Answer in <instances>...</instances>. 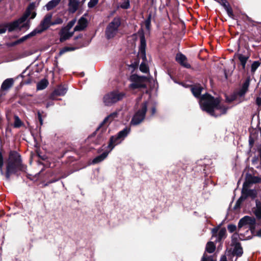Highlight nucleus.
Returning <instances> with one entry per match:
<instances>
[{"instance_id":"f257e3e1","label":"nucleus","mask_w":261,"mask_h":261,"mask_svg":"<svg viewBox=\"0 0 261 261\" xmlns=\"http://www.w3.org/2000/svg\"><path fill=\"white\" fill-rule=\"evenodd\" d=\"M38 5L39 3H31L28 6L22 16L19 19L12 22L7 23L6 25H0V34L5 33L7 29H8L9 32H12L17 28H19L20 29L21 28L28 29L30 27V21L29 20H27V19L29 17H30V19H31L35 18L36 13L35 10Z\"/></svg>"},{"instance_id":"f03ea898","label":"nucleus","mask_w":261,"mask_h":261,"mask_svg":"<svg viewBox=\"0 0 261 261\" xmlns=\"http://www.w3.org/2000/svg\"><path fill=\"white\" fill-rule=\"evenodd\" d=\"M199 103L203 111L214 117L225 114L228 109V108L221 103L219 98H215L208 94L202 95Z\"/></svg>"},{"instance_id":"7ed1b4c3","label":"nucleus","mask_w":261,"mask_h":261,"mask_svg":"<svg viewBox=\"0 0 261 261\" xmlns=\"http://www.w3.org/2000/svg\"><path fill=\"white\" fill-rule=\"evenodd\" d=\"M22 169V164L20 155L15 151H10L7 165V179H9L11 174H15Z\"/></svg>"},{"instance_id":"20e7f679","label":"nucleus","mask_w":261,"mask_h":261,"mask_svg":"<svg viewBox=\"0 0 261 261\" xmlns=\"http://www.w3.org/2000/svg\"><path fill=\"white\" fill-rule=\"evenodd\" d=\"M238 238L241 240H246L250 239L251 237L250 235L246 236L245 234L241 232H240L239 234L234 233L231 237V245L233 247L232 253H231L229 252L227 253V255L230 258H232L234 255L240 257L243 253L241 244L237 242Z\"/></svg>"},{"instance_id":"39448f33","label":"nucleus","mask_w":261,"mask_h":261,"mask_svg":"<svg viewBox=\"0 0 261 261\" xmlns=\"http://www.w3.org/2000/svg\"><path fill=\"white\" fill-rule=\"evenodd\" d=\"M120 24V18L119 17H115L107 27L105 32L106 37L108 39H111L114 37L118 32Z\"/></svg>"},{"instance_id":"423d86ee","label":"nucleus","mask_w":261,"mask_h":261,"mask_svg":"<svg viewBox=\"0 0 261 261\" xmlns=\"http://www.w3.org/2000/svg\"><path fill=\"white\" fill-rule=\"evenodd\" d=\"M147 110V102H143L138 107V109L134 114L130 123L133 125H137L141 123L145 118V114Z\"/></svg>"},{"instance_id":"0eeeda50","label":"nucleus","mask_w":261,"mask_h":261,"mask_svg":"<svg viewBox=\"0 0 261 261\" xmlns=\"http://www.w3.org/2000/svg\"><path fill=\"white\" fill-rule=\"evenodd\" d=\"M130 131V128L125 127L123 130L120 131L117 136L111 137L108 146V147L110 149V151H111L116 145L120 143L121 141L129 133Z\"/></svg>"},{"instance_id":"6e6552de","label":"nucleus","mask_w":261,"mask_h":261,"mask_svg":"<svg viewBox=\"0 0 261 261\" xmlns=\"http://www.w3.org/2000/svg\"><path fill=\"white\" fill-rule=\"evenodd\" d=\"M124 95L125 94L123 93L119 92L117 91L111 92L104 96L103 98V102L106 106H111L121 100Z\"/></svg>"},{"instance_id":"1a4fd4ad","label":"nucleus","mask_w":261,"mask_h":261,"mask_svg":"<svg viewBox=\"0 0 261 261\" xmlns=\"http://www.w3.org/2000/svg\"><path fill=\"white\" fill-rule=\"evenodd\" d=\"M52 17L53 15L51 13L46 14L43 19L40 21V24L34 29V33L40 34L53 25Z\"/></svg>"},{"instance_id":"9d476101","label":"nucleus","mask_w":261,"mask_h":261,"mask_svg":"<svg viewBox=\"0 0 261 261\" xmlns=\"http://www.w3.org/2000/svg\"><path fill=\"white\" fill-rule=\"evenodd\" d=\"M255 222L254 218L247 216H245L239 221L238 224L239 230L243 228L244 229H246V233H251L252 229L254 228Z\"/></svg>"},{"instance_id":"9b49d317","label":"nucleus","mask_w":261,"mask_h":261,"mask_svg":"<svg viewBox=\"0 0 261 261\" xmlns=\"http://www.w3.org/2000/svg\"><path fill=\"white\" fill-rule=\"evenodd\" d=\"M144 76H139L137 74H133L129 77V80L132 83L129 85V88L132 89H136L139 88H145V85Z\"/></svg>"},{"instance_id":"f8f14e48","label":"nucleus","mask_w":261,"mask_h":261,"mask_svg":"<svg viewBox=\"0 0 261 261\" xmlns=\"http://www.w3.org/2000/svg\"><path fill=\"white\" fill-rule=\"evenodd\" d=\"M146 46V40L145 36L142 35L140 37V45L138 52L139 57L142 58L143 61L146 60L145 48Z\"/></svg>"},{"instance_id":"ddd939ff","label":"nucleus","mask_w":261,"mask_h":261,"mask_svg":"<svg viewBox=\"0 0 261 261\" xmlns=\"http://www.w3.org/2000/svg\"><path fill=\"white\" fill-rule=\"evenodd\" d=\"M218 228H213L212 230V238L216 237V242L220 241L223 238H225L226 230L225 228H222L218 232Z\"/></svg>"},{"instance_id":"4468645a","label":"nucleus","mask_w":261,"mask_h":261,"mask_svg":"<svg viewBox=\"0 0 261 261\" xmlns=\"http://www.w3.org/2000/svg\"><path fill=\"white\" fill-rule=\"evenodd\" d=\"M14 84V80L12 78H9L5 80L2 84L0 90V96H2L4 94L3 91L8 90Z\"/></svg>"},{"instance_id":"2eb2a0df","label":"nucleus","mask_w":261,"mask_h":261,"mask_svg":"<svg viewBox=\"0 0 261 261\" xmlns=\"http://www.w3.org/2000/svg\"><path fill=\"white\" fill-rule=\"evenodd\" d=\"M176 61L181 66L189 68L191 67L190 65L187 62V57L181 53H178L176 56Z\"/></svg>"},{"instance_id":"dca6fc26","label":"nucleus","mask_w":261,"mask_h":261,"mask_svg":"<svg viewBox=\"0 0 261 261\" xmlns=\"http://www.w3.org/2000/svg\"><path fill=\"white\" fill-rule=\"evenodd\" d=\"M73 34V32H70L68 28H63L60 32V41L63 42L70 38Z\"/></svg>"},{"instance_id":"f3484780","label":"nucleus","mask_w":261,"mask_h":261,"mask_svg":"<svg viewBox=\"0 0 261 261\" xmlns=\"http://www.w3.org/2000/svg\"><path fill=\"white\" fill-rule=\"evenodd\" d=\"M87 21L86 18L82 17L78 21L77 25L74 29V31H82L87 27Z\"/></svg>"},{"instance_id":"a211bd4d","label":"nucleus","mask_w":261,"mask_h":261,"mask_svg":"<svg viewBox=\"0 0 261 261\" xmlns=\"http://www.w3.org/2000/svg\"><path fill=\"white\" fill-rule=\"evenodd\" d=\"M80 0H69V10L71 13L75 12L78 8Z\"/></svg>"},{"instance_id":"6ab92c4d","label":"nucleus","mask_w":261,"mask_h":261,"mask_svg":"<svg viewBox=\"0 0 261 261\" xmlns=\"http://www.w3.org/2000/svg\"><path fill=\"white\" fill-rule=\"evenodd\" d=\"M118 117L117 112H113L105 118L101 125L107 124Z\"/></svg>"},{"instance_id":"aec40b11","label":"nucleus","mask_w":261,"mask_h":261,"mask_svg":"<svg viewBox=\"0 0 261 261\" xmlns=\"http://www.w3.org/2000/svg\"><path fill=\"white\" fill-rule=\"evenodd\" d=\"M110 151H111L110 150L108 152L105 151V152H103L101 154L97 156L93 160L92 163L93 164H97V163H99L102 162L107 157Z\"/></svg>"},{"instance_id":"412c9836","label":"nucleus","mask_w":261,"mask_h":261,"mask_svg":"<svg viewBox=\"0 0 261 261\" xmlns=\"http://www.w3.org/2000/svg\"><path fill=\"white\" fill-rule=\"evenodd\" d=\"M249 85V81L246 80L243 84L241 89L238 91L237 94L240 97L244 96L248 90Z\"/></svg>"},{"instance_id":"4be33fe9","label":"nucleus","mask_w":261,"mask_h":261,"mask_svg":"<svg viewBox=\"0 0 261 261\" xmlns=\"http://www.w3.org/2000/svg\"><path fill=\"white\" fill-rule=\"evenodd\" d=\"M202 89L203 88L201 86L199 85H196L191 88V91L196 97H198L200 96Z\"/></svg>"},{"instance_id":"5701e85b","label":"nucleus","mask_w":261,"mask_h":261,"mask_svg":"<svg viewBox=\"0 0 261 261\" xmlns=\"http://www.w3.org/2000/svg\"><path fill=\"white\" fill-rule=\"evenodd\" d=\"M67 91V88L64 86H59L54 91V93L56 95L62 96L64 95Z\"/></svg>"},{"instance_id":"b1692460","label":"nucleus","mask_w":261,"mask_h":261,"mask_svg":"<svg viewBox=\"0 0 261 261\" xmlns=\"http://www.w3.org/2000/svg\"><path fill=\"white\" fill-rule=\"evenodd\" d=\"M255 179V177H252L250 175H247L246 180L243 184V190H245L246 187H248L250 184L256 182L257 181Z\"/></svg>"},{"instance_id":"393cba45","label":"nucleus","mask_w":261,"mask_h":261,"mask_svg":"<svg viewBox=\"0 0 261 261\" xmlns=\"http://www.w3.org/2000/svg\"><path fill=\"white\" fill-rule=\"evenodd\" d=\"M61 0H52L49 2L46 5L45 7L47 10H50L57 6L60 3Z\"/></svg>"},{"instance_id":"a878e982","label":"nucleus","mask_w":261,"mask_h":261,"mask_svg":"<svg viewBox=\"0 0 261 261\" xmlns=\"http://www.w3.org/2000/svg\"><path fill=\"white\" fill-rule=\"evenodd\" d=\"M238 58L240 61V63L242 66L243 69H245V66H246V63L249 58V57L244 56L242 54H239V55H238Z\"/></svg>"},{"instance_id":"bb28decb","label":"nucleus","mask_w":261,"mask_h":261,"mask_svg":"<svg viewBox=\"0 0 261 261\" xmlns=\"http://www.w3.org/2000/svg\"><path fill=\"white\" fill-rule=\"evenodd\" d=\"M222 4L224 7L227 14L231 18H233L234 15L233 14L232 9L226 5V1L225 0H222Z\"/></svg>"},{"instance_id":"cd10ccee","label":"nucleus","mask_w":261,"mask_h":261,"mask_svg":"<svg viewBox=\"0 0 261 261\" xmlns=\"http://www.w3.org/2000/svg\"><path fill=\"white\" fill-rule=\"evenodd\" d=\"M216 246L214 243L212 242H209L207 243L206 246V251L210 253H212L215 250Z\"/></svg>"},{"instance_id":"c85d7f7f","label":"nucleus","mask_w":261,"mask_h":261,"mask_svg":"<svg viewBox=\"0 0 261 261\" xmlns=\"http://www.w3.org/2000/svg\"><path fill=\"white\" fill-rule=\"evenodd\" d=\"M48 84L46 80H42L37 84V88L38 90H43L45 89Z\"/></svg>"},{"instance_id":"c756f323","label":"nucleus","mask_w":261,"mask_h":261,"mask_svg":"<svg viewBox=\"0 0 261 261\" xmlns=\"http://www.w3.org/2000/svg\"><path fill=\"white\" fill-rule=\"evenodd\" d=\"M22 125L23 123L21 121V120L19 119V118L17 116H15L14 127L16 128H18L21 126Z\"/></svg>"},{"instance_id":"7c9ffc66","label":"nucleus","mask_w":261,"mask_h":261,"mask_svg":"<svg viewBox=\"0 0 261 261\" xmlns=\"http://www.w3.org/2000/svg\"><path fill=\"white\" fill-rule=\"evenodd\" d=\"M256 207L255 214L258 218L261 219V203L259 202H256Z\"/></svg>"},{"instance_id":"2f4dec72","label":"nucleus","mask_w":261,"mask_h":261,"mask_svg":"<svg viewBox=\"0 0 261 261\" xmlns=\"http://www.w3.org/2000/svg\"><path fill=\"white\" fill-rule=\"evenodd\" d=\"M37 34L36 33H34V30L32 31L30 33H29V34L22 37V38H21L19 41V42H22V41H25V40H27V39H28L29 38H30V37H33L34 36H36L37 35Z\"/></svg>"},{"instance_id":"473e14b6","label":"nucleus","mask_w":261,"mask_h":261,"mask_svg":"<svg viewBox=\"0 0 261 261\" xmlns=\"http://www.w3.org/2000/svg\"><path fill=\"white\" fill-rule=\"evenodd\" d=\"M151 14H149L148 16V17L147 18V19L145 20V27H146V29L148 30V31H149L150 30V25H151Z\"/></svg>"},{"instance_id":"72a5a7b5","label":"nucleus","mask_w":261,"mask_h":261,"mask_svg":"<svg viewBox=\"0 0 261 261\" xmlns=\"http://www.w3.org/2000/svg\"><path fill=\"white\" fill-rule=\"evenodd\" d=\"M260 64L261 62L259 61L253 62L251 65V72H254Z\"/></svg>"},{"instance_id":"f704fd0d","label":"nucleus","mask_w":261,"mask_h":261,"mask_svg":"<svg viewBox=\"0 0 261 261\" xmlns=\"http://www.w3.org/2000/svg\"><path fill=\"white\" fill-rule=\"evenodd\" d=\"M140 70L144 73H147L148 72V67L144 62H142L140 65Z\"/></svg>"},{"instance_id":"c9c22d12","label":"nucleus","mask_w":261,"mask_h":261,"mask_svg":"<svg viewBox=\"0 0 261 261\" xmlns=\"http://www.w3.org/2000/svg\"><path fill=\"white\" fill-rule=\"evenodd\" d=\"M129 1L123 0L120 5V7L124 9H127L129 8Z\"/></svg>"},{"instance_id":"e433bc0d","label":"nucleus","mask_w":261,"mask_h":261,"mask_svg":"<svg viewBox=\"0 0 261 261\" xmlns=\"http://www.w3.org/2000/svg\"><path fill=\"white\" fill-rule=\"evenodd\" d=\"M75 49V48L74 47H65L60 51V54L62 55L67 51L74 50Z\"/></svg>"},{"instance_id":"4c0bfd02","label":"nucleus","mask_w":261,"mask_h":261,"mask_svg":"<svg viewBox=\"0 0 261 261\" xmlns=\"http://www.w3.org/2000/svg\"><path fill=\"white\" fill-rule=\"evenodd\" d=\"M4 165L3 156L2 153L0 152V171L2 175L4 174V171L3 170V167Z\"/></svg>"},{"instance_id":"58836bf2","label":"nucleus","mask_w":261,"mask_h":261,"mask_svg":"<svg viewBox=\"0 0 261 261\" xmlns=\"http://www.w3.org/2000/svg\"><path fill=\"white\" fill-rule=\"evenodd\" d=\"M201 261H216V260L213 258L212 256H207L204 253L202 258Z\"/></svg>"},{"instance_id":"ea45409f","label":"nucleus","mask_w":261,"mask_h":261,"mask_svg":"<svg viewBox=\"0 0 261 261\" xmlns=\"http://www.w3.org/2000/svg\"><path fill=\"white\" fill-rule=\"evenodd\" d=\"M98 2V0H90L88 4V6L89 8L94 7Z\"/></svg>"},{"instance_id":"a19ab883","label":"nucleus","mask_w":261,"mask_h":261,"mask_svg":"<svg viewBox=\"0 0 261 261\" xmlns=\"http://www.w3.org/2000/svg\"><path fill=\"white\" fill-rule=\"evenodd\" d=\"M247 195L254 198L255 197L256 195V192L254 190H249L247 191Z\"/></svg>"},{"instance_id":"79ce46f5","label":"nucleus","mask_w":261,"mask_h":261,"mask_svg":"<svg viewBox=\"0 0 261 261\" xmlns=\"http://www.w3.org/2000/svg\"><path fill=\"white\" fill-rule=\"evenodd\" d=\"M227 228L228 231L232 233L236 230L237 227L234 225L230 224L228 225Z\"/></svg>"},{"instance_id":"37998d69","label":"nucleus","mask_w":261,"mask_h":261,"mask_svg":"<svg viewBox=\"0 0 261 261\" xmlns=\"http://www.w3.org/2000/svg\"><path fill=\"white\" fill-rule=\"evenodd\" d=\"M74 23H75L74 20L71 21L68 23V24L65 28H68V29L70 30L72 28L73 25L74 24Z\"/></svg>"},{"instance_id":"c03bdc74","label":"nucleus","mask_w":261,"mask_h":261,"mask_svg":"<svg viewBox=\"0 0 261 261\" xmlns=\"http://www.w3.org/2000/svg\"><path fill=\"white\" fill-rule=\"evenodd\" d=\"M63 22V20L61 18H57L55 21H52V25H55L57 24H61Z\"/></svg>"},{"instance_id":"a18cd8bd","label":"nucleus","mask_w":261,"mask_h":261,"mask_svg":"<svg viewBox=\"0 0 261 261\" xmlns=\"http://www.w3.org/2000/svg\"><path fill=\"white\" fill-rule=\"evenodd\" d=\"M256 104L258 106L261 105V97H257L256 100Z\"/></svg>"},{"instance_id":"49530a36","label":"nucleus","mask_w":261,"mask_h":261,"mask_svg":"<svg viewBox=\"0 0 261 261\" xmlns=\"http://www.w3.org/2000/svg\"><path fill=\"white\" fill-rule=\"evenodd\" d=\"M220 261H228L226 255H223L221 256Z\"/></svg>"},{"instance_id":"de8ad7c7","label":"nucleus","mask_w":261,"mask_h":261,"mask_svg":"<svg viewBox=\"0 0 261 261\" xmlns=\"http://www.w3.org/2000/svg\"><path fill=\"white\" fill-rule=\"evenodd\" d=\"M156 112V110L154 107H152L151 110V115H153Z\"/></svg>"},{"instance_id":"09e8293b","label":"nucleus","mask_w":261,"mask_h":261,"mask_svg":"<svg viewBox=\"0 0 261 261\" xmlns=\"http://www.w3.org/2000/svg\"><path fill=\"white\" fill-rule=\"evenodd\" d=\"M242 201V198L240 197L239 198V199L237 201V202L236 203V205L237 206L239 205L240 204V203Z\"/></svg>"},{"instance_id":"8fccbe9b","label":"nucleus","mask_w":261,"mask_h":261,"mask_svg":"<svg viewBox=\"0 0 261 261\" xmlns=\"http://www.w3.org/2000/svg\"><path fill=\"white\" fill-rule=\"evenodd\" d=\"M38 117L39 120L42 119L41 114L40 112L38 113Z\"/></svg>"},{"instance_id":"3c124183","label":"nucleus","mask_w":261,"mask_h":261,"mask_svg":"<svg viewBox=\"0 0 261 261\" xmlns=\"http://www.w3.org/2000/svg\"><path fill=\"white\" fill-rule=\"evenodd\" d=\"M257 234L258 236L261 237V229L258 231Z\"/></svg>"},{"instance_id":"603ef678","label":"nucleus","mask_w":261,"mask_h":261,"mask_svg":"<svg viewBox=\"0 0 261 261\" xmlns=\"http://www.w3.org/2000/svg\"><path fill=\"white\" fill-rule=\"evenodd\" d=\"M249 143L251 145H252L253 143V141L251 140V139L250 138V139H249Z\"/></svg>"},{"instance_id":"864d4df0","label":"nucleus","mask_w":261,"mask_h":261,"mask_svg":"<svg viewBox=\"0 0 261 261\" xmlns=\"http://www.w3.org/2000/svg\"><path fill=\"white\" fill-rule=\"evenodd\" d=\"M39 122H40V123L41 125H42L43 124V120H42V118L41 119H39Z\"/></svg>"},{"instance_id":"5fc2aeb1","label":"nucleus","mask_w":261,"mask_h":261,"mask_svg":"<svg viewBox=\"0 0 261 261\" xmlns=\"http://www.w3.org/2000/svg\"><path fill=\"white\" fill-rule=\"evenodd\" d=\"M259 156H260V160H261V150H260L259 151Z\"/></svg>"},{"instance_id":"6e6d98bb","label":"nucleus","mask_w":261,"mask_h":261,"mask_svg":"<svg viewBox=\"0 0 261 261\" xmlns=\"http://www.w3.org/2000/svg\"><path fill=\"white\" fill-rule=\"evenodd\" d=\"M57 180H53V181H51L49 182V183H52V182H55V181H56Z\"/></svg>"},{"instance_id":"4d7b16f0","label":"nucleus","mask_w":261,"mask_h":261,"mask_svg":"<svg viewBox=\"0 0 261 261\" xmlns=\"http://www.w3.org/2000/svg\"><path fill=\"white\" fill-rule=\"evenodd\" d=\"M79 37H80V36H77V37H75V39H78Z\"/></svg>"},{"instance_id":"13d9d810","label":"nucleus","mask_w":261,"mask_h":261,"mask_svg":"<svg viewBox=\"0 0 261 261\" xmlns=\"http://www.w3.org/2000/svg\"><path fill=\"white\" fill-rule=\"evenodd\" d=\"M237 258H235L234 260V261H236L237 260Z\"/></svg>"}]
</instances>
